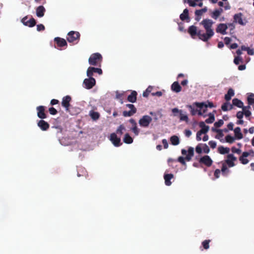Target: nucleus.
<instances>
[{"mask_svg":"<svg viewBox=\"0 0 254 254\" xmlns=\"http://www.w3.org/2000/svg\"><path fill=\"white\" fill-rule=\"evenodd\" d=\"M213 23V21L210 19H204L201 21L200 24L203 26L205 32H203L201 30H198L197 27L194 25L190 26L188 29V32L193 39H195L197 36L202 41L207 42L214 35L212 28Z\"/></svg>","mask_w":254,"mask_h":254,"instance_id":"1","label":"nucleus"},{"mask_svg":"<svg viewBox=\"0 0 254 254\" xmlns=\"http://www.w3.org/2000/svg\"><path fill=\"white\" fill-rule=\"evenodd\" d=\"M150 114L152 116V118L149 116H143L138 122L139 125L141 127H148L152 120H157V116L156 113L151 112Z\"/></svg>","mask_w":254,"mask_h":254,"instance_id":"2","label":"nucleus"},{"mask_svg":"<svg viewBox=\"0 0 254 254\" xmlns=\"http://www.w3.org/2000/svg\"><path fill=\"white\" fill-rule=\"evenodd\" d=\"M102 61L101 55L98 53L92 54L89 58L88 62L90 65L101 66Z\"/></svg>","mask_w":254,"mask_h":254,"instance_id":"3","label":"nucleus"},{"mask_svg":"<svg viewBox=\"0 0 254 254\" xmlns=\"http://www.w3.org/2000/svg\"><path fill=\"white\" fill-rule=\"evenodd\" d=\"M80 34L77 31H71L68 33L66 39L69 43L77 44L80 39Z\"/></svg>","mask_w":254,"mask_h":254,"instance_id":"4","label":"nucleus"},{"mask_svg":"<svg viewBox=\"0 0 254 254\" xmlns=\"http://www.w3.org/2000/svg\"><path fill=\"white\" fill-rule=\"evenodd\" d=\"M126 106L128 108L129 111H124L123 112V116L125 117H131L135 114L137 112V109L133 104H127Z\"/></svg>","mask_w":254,"mask_h":254,"instance_id":"5","label":"nucleus"},{"mask_svg":"<svg viewBox=\"0 0 254 254\" xmlns=\"http://www.w3.org/2000/svg\"><path fill=\"white\" fill-rule=\"evenodd\" d=\"M172 112L173 113L174 116H177V114L179 113V118L180 121H185L187 123L189 122V118L188 116L186 114H183V111L182 110H179L177 108H175L172 110Z\"/></svg>","mask_w":254,"mask_h":254,"instance_id":"6","label":"nucleus"},{"mask_svg":"<svg viewBox=\"0 0 254 254\" xmlns=\"http://www.w3.org/2000/svg\"><path fill=\"white\" fill-rule=\"evenodd\" d=\"M110 140L116 147H119L122 145L120 137H118L116 133H112L110 136Z\"/></svg>","mask_w":254,"mask_h":254,"instance_id":"7","label":"nucleus"},{"mask_svg":"<svg viewBox=\"0 0 254 254\" xmlns=\"http://www.w3.org/2000/svg\"><path fill=\"white\" fill-rule=\"evenodd\" d=\"M71 100V98L70 96L67 95L63 98L62 101V105L65 108V111L67 112H70V102Z\"/></svg>","mask_w":254,"mask_h":254,"instance_id":"8","label":"nucleus"},{"mask_svg":"<svg viewBox=\"0 0 254 254\" xmlns=\"http://www.w3.org/2000/svg\"><path fill=\"white\" fill-rule=\"evenodd\" d=\"M237 160V158L233 154H228L227 155L225 162L230 168L234 167L235 164L234 161Z\"/></svg>","mask_w":254,"mask_h":254,"instance_id":"9","label":"nucleus"},{"mask_svg":"<svg viewBox=\"0 0 254 254\" xmlns=\"http://www.w3.org/2000/svg\"><path fill=\"white\" fill-rule=\"evenodd\" d=\"M234 22L236 23H238L241 25H245L246 23L247 22L246 19H243V14L242 13L240 12L237 14H235L234 16Z\"/></svg>","mask_w":254,"mask_h":254,"instance_id":"10","label":"nucleus"},{"mask_svg":"<svg viewBox=\"0 0 254 254\" xmlns=\"http://www.w3.org/2000/svg\"><path fill=\"white\" fill-rule=\"evenodd\" d=\"M96 84V80L93 77L86 78L83 81V84L87 89H91Z\"/></svg>","mask_w":254,"mask_h":254,"instance_id":"11","label":"nucleus"},{"mask_svg":"<svg viewBox=\"0 0 254 254\" xmlns=\"http://www.w3.org/2000/svg\"><path fill=\"white\" fill-rule=\"evenodd\" d=\"M199 163L210 167L212 165L213 161L209 156L205 155L199 159Z\"/></svg>","mask_w":254,"mask_h":254,"instance_id":"12","label":"nucleus"},{"mask_svg":"<svg viewBox=\"0 0 254 254\" xmlns=\"http://www.w3.org/2000/svg\"><path fill=\"white\" fill-rule=\"evenodd\" d=\"M22 23L25 26L29 27H34L36 24V20L34 18H31L29 20H28L27 16H25L21 20Z\"/></svg>","mask_w":254,"mask_h":254,"instance_id":"13","label":"nucleus"},{"mask_svg":"<svg viewBox=\"0 0 254 254\" xmlns=\"http://www.w3.org/2000/svg\"><path fill=\"white\" fill-rule=\"evenodd\" d=\"M37 111V116L41 119H46L47 117L45 113V107L43 106H39L36 108Z\"/></svg>","mask_w":254,"mask_h":254,"instance_id":"14","label":"nucleus"},{"mask_svg":"<svg viewBox=\"0 0 254 254\" xmlns=\"http://www.w3.org/2000/svg\"><path fill=\"white\" fill-rule=\"evenodd\" d=\"M194 105L196 106L197 108H199L200 109H202L203 108H205L206 109L207 108V107L209 108H213L214 107V105L212 102H207V104L205 102H195L194 103Z\"/></svg>","mask_w":254,"mask_h":254,"instance_id":"15","label":"nucleus"},{"mask_svg":"<svg viewBox=\"0 0 254 254\" xmlns=\"http://www.w3.org/2000/svg\"><path fill=\"white\" fill-rule=\"evenodd\" d=\"M228 29L227 24L224 23H220L217 25L216 29V32L218 33H220L223 35L226 34V30Z\"/></svg>","mask_w":254,"mask_h":254,"instance_id":"16","label":"nucleus"},{"mask_svg":"<svg viewBox=\"0 0 254 254\" xmlns=\"http://www.w3.org/2000/svg\"><path fill=\"white\" fill-rule=\"evenodd\" d=\"M194 106L196 107V106L195 105H194V103L192 105H188L187 106V107L190 109L191 115L192 116H194L195 115H196L197 113L198 115L202 116V111L200 110H198L197 109H195L194 108Z\"/></svg>","mask_w":254,"mask_h":254,"instance_id":"17","label":"nucleus"},{"mask_svg":"<svg viewBox=\"0 0 254 254\" xmlns=\"http://www.w3.org/2000/svg\"><path fill=\"white\" fill-rule=\"evenodd\" d=\"M207 11V8L206 7H204V8L196 10L195 11V20L197 21H199V20L201 18V15L205 12H206Z\"/></svg>","mask_w":254,"mask_h":254,"instance_id":"18","label":"nucleus"},{"mask_svg":"<svg viewBox=\"0 0 254 254\" xmlns=\"http://www.w3.org/2000/svg\"><path fill=\"white\" fill-rule=\"evenodd\" d=\"M37 125H38V126L42 130H44V131L48 130L50 127L49 124L46 121H44L43 120H40L38 122Z\"/></svg>","mask_w":254,"mask_h":254,"instance_id":"19","label":"nucleus"},{"mask_svg":"<svg viewBox=\"0 0 254 254\" xmlns=\"http://www.w3.org/2000/svg\"><path fill=\"white\" fill-rule=\"evenodd\" d=\"M54 41L56 43L58 47H63L67 46V42L66 40L60 37H56L54 39Z\"/></svg>","mask_w":254,"mask_h":254,"instance_id":"20","label":"nucleus"},{"mask_svg":"<svg viewBox=\"0 0 254 254\" xmlns=\"http://www.w3.org/2000/svg\"><path fill=\"white\" fill-rule=\"evenodd\" d=\"M199 127L201 128V129L198 131L202 134H206L209 130V127L205 124L204 122H200L199 123Z\"/></svg>","mask_w":254,"mask_h":254,"instance_id":"21","label":"nucleus"},{"mask_svg":"<svg viewBox=\"0 0 254 254\" xmlns=\"http://www.w3.org/2000/svg\"><path fill=\"white\" fill-rule=\"evenodd\" d=\"M46 9L43 5L39 6L36 9V15L39 17H42L44 15Z\"/></svg>","mask_w":254,"mask_h":254,"instance_id":"22","label":"nucleus"},{"mask_svg":"<svg viewBox=\"0 0 254 254\" xmlns=\"http://www.w3.org/2000/svg\"><path fill=\"white\" fill-rule=\"evenodd\" d=\"M171 90L176 93H179L181 91L182 87L178 81H175L171 85Z\"/></svg>","mask_w":254,"mask_h":254,"instance_id":"23","label":"nucleus"},{"mask_svg":"<svg viewBox=\"0 0 254 254\" xmlns=\"http://www.w3.org/2000/svg\"><path fill=\"white\" fill-rule=\"evenodd\" d=\"M173 178L174 175L173 174H165L164 175V179L165 185L168 186H170L172 184L171 180Z\"/></svg>","mask_w":254,"mask_h":254,"instance_id":"24","label":"nucleus"},{"mask_svg":"<svg viewBox=\"0 0 254 254\" xmlns=\"http://www.w3.org/2000/svg\"><path fill=\"white\" fill-rule=\"evenodd\" d=\"M137 95V93L135 91H132L127 98V101L131 103H135L136 101Z\"/></svg>","mask_w":254,"mask_h":254,"instance_id":"25","label":"nucleus"},{"mask_svg":"<svg viewBox=\"0 0 254 254\" xmlns=\"http://www.w3.org/2000/svg\"><path fill=\"white\" fill-rule=\"evenodd\" d=\"M180 18L182 21L187 20L188 21L190 20L189 10L187 8L184 10L183 12L180 14Z\"/></svg>","mask_w":254,"mask_h":254,"instance_id":"26","label":"nucleus"},{"mask_svg":"<svg viewBox=\"0 0 254 254\" xmlns=\"http://www.w3.org/2000/svg\"><path fill=\"white\" fill-rule=\"evenodd\" d=\"M188 154L185 158V160L190 161L191 160L192 157L194 155V149L192 147H190L188 150Z\"/></svg>","mask_w":254,"mask_h":254,"instance_id":"27","label":"nucleus"},{"mask_svg":"<svg viewBox=\"0 0 254 254\" xmlns=\"http://www.w3.org/2000/svg\"><path fill=\"white\" fill-rule=\"evenodd\" d=\"M235 138L237 139H241L243 137V134L241 131V128L237 127L234 129Z\"/></svg>","mask_w":254,"mask_h":254,"instance_id":"28","label":"nucleus"},{"mask_svg":"<svg viewBox=\"0 0 254 254\" xmlns=\"http://www.w3.org/2000/svg\"><path fill=\"white\" fill-rule=\"evenodd\" d=\"M235 93L234 91L232 88H229L227 94L225 95V99L226 100V101H229L232 97L234 96Z\"/></svg>","mask_w":254,"mask_h":254,"instance_id":"29","label":"nucleus"},{"mask_svg":"<svg viewBox=\"0 0 254 254\" xmlns=\"http://www.w3.org/2000/svg\"><path fill=\"white\" fill-rule=\"evenodd\" d=\"M218 152L221 154H228L230 152V148L220 146L218 147Z\"/></svg>","mask_w":254,"mask_h":254,"instance_id":"30","label":"nucleus"},{"mask_svg":"<svg viewBox=\"0 0 254 254\" xmlns=\"http://www.w3.org/2000/svg\"><path fill=\"white\" fill-rule=\"evenodd\" d=\"M233 105L238 108H242L243 106V102L238 98H234L232 100Z\"/></svg>","mask_w":254,"mask_h":254,"instance_id":"31","label":"nucleus"},{"mask_svg":"<svg viewBox=\"0 0 254 254\" xmlns=\"http://www.w3.org/2000/svg\"><path fill=\"white\" fill-rule=\"evenodd\" d=\"M177 161L179 162L183 165H184V166L186 165V163L185 162V158L182 157V156L179 157L177 160H175V159H168V162H176Z\"/></svg>","mask_w":254,"mask_h":254,"instance_id":"32","label":"nucleus"},{"mask_svg":"<svg viewBox=\"0 0 254 254\" xmlns=\"http://www.w3.org/2000/svg\"><path fill=\"white\" fill-rule=\"evenodd\" d=\"M202 0H183L184 3H187L189 6L195 7L197 5V2Z\"/></svg>","mask_w":254,"mask_h":254,"instance_id":"33","label":"nucleus"},{"mask_svg":"<svg viewBox=\"0 0 254 254\" xmlns=\"http://www.w3.org/2000/svg\"><path fill=\"white\" fill-rule=\"evenodd\" d=\"M123 141L127 144H130L133 142V138L127 133L125 134Z\"/></svg>","mask_w":254,"mask_h":254,"instance_id":"34","label":"nucleus"},{"mask_svg":"<svg viewBox=\"0 0 254 254\" xmlns=\"http://www.w3.org/2000/svg\"><path fill=\"white\" fill-rule=\"evenodd\" d=\"M171 144L173 145H177L180 143V139L177 135H173L170 138Z\"/></svg>","mask_w":254,"mask_h":254,"instance_id":"35","label":"nucleus"},{"mask_svg":"<svg viewBox=\"0 0 254 254\" xmlns=\"http://www.w3.org/2000/svg\"><path fill=\"white\" fill-rule=\"evenodd\" d=\"M248 103L249 105L254 104V94L250 93L247 97Z\"/></svg>","mask_w":254,"mask_h":254,"instance_id":"36","label":"nucleus"},{"mask_svg":"<svg viewBox=\"0 0 254 254\" xmlns=\"http://www.w3.org/2000/svg\"><path fill=\"white\" fill-rule=\"evenodd\" d=\"M221 171L222 172V175L224 176H227V174L230 172V170L227 168V164L225 163L222 164Z\"/></svg>","mask_w":254,"mask_h":254,"instance_id":"37","label":"nucleus"},{"mask_svg":"<svg viewBox=\"0 0 254 254\" xmlns=\"http://www.w3.org/2000/svg\"><path fill=\"white\" fill-rule=\"evenodd\" d=\"M90 116L93 120H97L99 118L100 114L98 112L91 111L90 112Z\"/></svg>","mask_w":254,"mask_h":254,"instance_id":"38","label":"nucleus"},{"mask_svg":"<svg viewBox=\"0 0 254 254\" xmlns=\"http://www.w3.org/2000/svg\"><path fill=\"white\" fill-rule=\"evenodd\" d=\"M208 116L209 118L205 120V122L207 124H212L215 121L214 115L213 114L209 113Z\"/></svg>","mask_w":254,"mask_h":254,"instance_id":"39","label":"nucleus"},{"mask_svg":"<svg viewBox=\"0 0 254 254\" xmlns=\"http://www.w3.org/2000/svg\"><path fill=\"white\" fill-rule=\"evenodd\" d=\"M125 130V127L123 125H121L117 128L116 130V134H119L121 136L123 133V130Z\"/></svg>","mask_w":254,"mask_h":254,"instance_id":"40","label":"nucleus"},{"mask_svg":"<svg viewBox=\"0 0 254 254\" xmlns=\"http://www.w3.org/2000/svg\"><path fill=\"white\" fill-rule=\"evenodd\" d=\"M211 17L213 18L214 19H217L218 17L220 15L219 14V12H218V10H217V9H215L213 12H211Z\"/></svg>","mask_w":254,"mask_h":254,"instance_id":"41","label":"nucleus"},{"mask_svg":"<svg viewBox=\"0 0 254 254\" xmlns=\"http://www.w3.org/2000/svg\"><path fill=\"white\" fill-rule=\"evenodd\" d=\"M210 242V240H205L202 242V245L204 249L207 250L209 249Z\"/></svg>","mask_w":254,"mask_h":254,"instance_id":"42","label":"nucleus"},{"mask_svg":"<svg viewBox=\"0 0 254 254\" xmlns=\"http://www.w3.org/2000/svg\"><path fill=\"white\" fill-rule=\"evenodd\" d=\"M226 141L229 143H233L234 142L235 138L230 135H227L225 137Z\"/></svg>","mask_w":254,"mask_h":254,"instance_id":"43","label":"nucleus"},{"mask_svg":"<svg viewBox=\"0 0 254 254\" xmlns=\"http://www.w3.org/2000/svg\"><path fill=\"white\" fill-rule=\"evenodd\" d=\"M90 69L93 71L94 73H98L99 75H101L102 74V70L100 68H96L94 67H92Z\"/></svg>","mask_w":254,"mask_h":254,"instance_id":"44","label":"nucleus"},{"mask_svg":"<svg viewBox=\"0 0 254 254\" xmlns=\"http://www.w3.org/2000/svg\"><path fill=\"white\" fill-rule=\"evenodd\" d=\"M203 151L205 153H208L210 151V149L206 144H202Z\"/></svg>","mask_w":254,"mask_h":254,"instance_id":"45","label":"nucleus"},{"mask_svg":"<svg viewBox=\"0 0 254 254\" xmlns=\"http://www.w3.org/2000/svg\"><path fill=\"white\" fill-rule=\"evenodd\" d=\"M202 144H198L195 147V151L198 154H201L202 153Z\"/></svg>","mask_w":254,"mask_h":254,"instance_id":"46","label":"nucleus"},{"mask_svg":"<svg viewBox=\"0 0 254 254\" xmlns=\"http://www.w3.org/2000/svg\"><path fill=\"white\" fill-rule=\"evenodd\" d=\"M240 62H243V59L241 57L238 56L235 58L234 60V63L235 64L238 65L240 64Z\"/></svg>","mask_w":254,"mask_h":254,"instance_id":"47","label":"nucleus"},{"mask_svg":"<svg viewBox=\"0 0 254 254\" xmlns=\"http://www.w3.org/2000/svg\"><path fill=\"white\" fill-rule=\"evenodd\" d=\"M131 130L134 133L135 135H138L139 132V130L137 127H132L131 128Z\"/></svg>","mask_w":254,"mask_h":254,"instance_id":"48","label":"nucleus"},{"mask_svg":"<svg viewBox=\"0 0 254 254\" xmlns=\"http://www.w3.org/2000/svg\"><path fill=\"white\" fill-rule=\"evenodd\" d=\"M223 121L222 120H219L218 121L215 122L214 125L216 127H220L223 125Z\"/></svg>","mask_w":254,"mask_h":254,"instance_id":"49","label":"nucleus"},{"mask_svg":"<svg viewBox=\"0 0 254 254\" xmlns=\"http://www.w3.org/2000/svg\"><path fill=\"white\" fill-rule=\"evenodd\" d=\"M239 160L241 162V163L244 165L247 164L249 162L248 159L242 156H240L239 157Z\"/></svg>","mask_w":254,"mask_h":254,"instance_id":"50","label":"nucleus"},{"mask_svg":"<svg viewBox=\"0 0 254 254\" xmlns=\"http://www.w3.org/2000/svg\"><path fill=\"white\" fill-rule=\"evenodd\" d=\"M91 68H92L91 66H90L87 70V76L88 77H93L94 72L90 69Z\"/></svg>","mask_w":254,"mask_h":254,"instance_id":"51","label":"nucleus"},{"mask_svg":"<svg viewBox=\"0 0 254 254\" xmlns=\"http://www.w3.org/2000/svg\"><path fill=\"white\" fill-rule=\"evenodd\" d=\"M224 103L221 106V109L223 111H227L228 110V105H229V102Z\"/></svg>","mask_w":254,"mask_h":254,"instance_id":"52","label":"nucleus"},{"mask_svg":"<svg viewBox=\"0 0 254 254\" xmlns=\"http://www.w3.org/2000/svg\"><path fill=\"white\" fill-rule=\"evenodd\" d=\"M49 112L51 115H55L57 114V110L54 107H50L49 109Z\"/></svg>","mask_w":254,"mask_h":254,"instance_id":"53","label":"nucleus"},{"mask_svg":"<svg viewBox=\"0 0 254 254\" xmlns=\"http://www.w3.org/2000/svg\"><path fill=\"white\" fill-rule=\"evenodd\" d=\"M231 151L233 153H236L238 154H240L242 152L240 149L237 148L235 147H232Z\"/></svg>","mask_w":254,"mask_h":254,"instance_id":"54","label":"nucleus"},{"mask_svg":"<svg viewBox=\"0 0 254 254\" xmlns=\"http://www.w3.org/2000/svg\"><path fill=\"white\" fill-rule=\"evenodd\" d=\"M146 89H149L148 92L150 93H151L152 96H154V95L159 96V91H156L155 93H154V92L151 93V91L153 89V87L152 86H149Z\"/></svg>","mask_w":254,"mask_h":254,"instance_id":"55","label":"nucleus"},{"mask_svg":"<svg viewBox=\"0 0 254 254\" xmlns=\"http://www.w3.org/2000/svg\"><path fill=\"white\" fill-rule=\"evenodd\" d=\"M210 147L214 149L216 147V142L215 141L211 140L208 142Z\"/></svg>","mask_w":254,"mask_h":254,"instance_id":"56","label":"nucleus"},{"mask_svg":"<svg viewBox=\"0 0 254 254\" xmlns=\"http://www.w3.org/2000/svg\"><path fill=\"white\" fill-rule=\"evenodd\" d=\"M244 116V113L243 111H239L237 113L236 117L239 119H242Z\"/></svg>","mask_w":254,"mask_h":254,"instance_id":"57","label":"nucleus"},{"mask_svg":"<svg viewBox=\"0 0 254 254\" xmlns=\"http://www.w3.org/2000/svg\"><path fill=\"white\" fill-rule=\"evenodd\" d=\"M37 30L38 31L44 30L45 26L42 24H38L37 25Z\"/></svg>","mask_w":254,"mask_h":254,"instance_id":"58","label":"nucleus"},{"mask_svg":"<svg viewBox=\"0 0 254 254\" xmlns=\"http://www.w3.org/2000/svg\"><path fill=\"white\" fill-rule=\"evenodd\" d=\"M220 172L221 171L218 169H217L215 170L214 175L216 178L217 179L219 178Z\"/></svg>","mask_w":254,"mask_h":254,"instance_id":"59","label":"nucleus"},{"mask_svg":"<svg viewBox=\"0 0 254 254\" xmlns=\"http://www.w3.org/2000/svg\"><path fill=\"white\" fill-rule=\"evenodd\" d=\"M244 113V115L246 116V117H249L252 113L250 110H243Z\"/></svg>","mask_w":254,"mask_h":254,"instance_id":"60","label":"nucleus"},{"mask_svg":"<svg viewBox=\"0 0 254 254\" xmlns=\"http://www.w3.org/2000/svg\"><path fill=\"white\" fill-rule=\"evenodd\" d=\"M129 122L131 124L132 127H136L137 126V124L135 122V121L133 119H130L129 120Z\"/></svg>","mask_w":254,"mask_h":254,"instance_id":"61","label":"nucleus"},{"mask_svg":"<svg viewBox=\"0 0 254 254\" xmlns=\"http://www.w3.org/2000/svg\"><path fill=\"white\" fill-rule=\"evenodd\" d=\"M202 133H200L198 131L196 133V139L197 141H200L201 140V135Z\"/></svg>","mask_w":254,"mask_h":254,"instance_id":"62","label":"nucleus"},{"mask_svg":"<svg viewBox=\"0 0 254 254\" xmlns=\"http://www.w3.org/2000/svg\"><path fill=\"white\" fill-rule=\"evenodd\" d=\"M231 41V39L229 37H225L224 38V42L226 45H229Z\"/></svg>","mask_w":254,"mask_h":254,"instance_id":"63","label":"nucleus"},{"mask_svg":"<svg viewBox=\"0 0 254 254\" xmlns=\"http://www.w3.org/2000/svg\"><path fill=\"white\" fill-rule=\"evenodd\" d=\"M185 135L187 137H190L191 134V131L190 130L186 129L185 131Z\"/></svg>","mask_w":254,"mask_h":254,"instance_id":"64","label":"nucleus"}]
</instances>
